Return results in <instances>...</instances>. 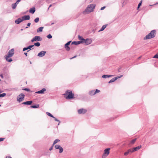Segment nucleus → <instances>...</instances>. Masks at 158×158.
<instances>
[{"instance_id":"1","label":"nucleus","mask_w":158,"mask_h":158,"mask_svg":"<svg viewBox=\"0 0 158 158\" xmlns=\"http://www.w3.org/2000/svg\"><path fill=\"white\" fill-rule=\"evenodd\" d=\"M95 6V5L94 4L88 5L85 9L83 12V14L84 15H86L93 11Z\"/></svg>"},{"instance_id":"2","label":"nucleus","mask_w":158,"mask_h":158,"mask_svg":"<svg viewBox=\"0 0 158 158\" xmlns=\"http://www.w3.org/2000/svg\"><path fill=\"white\" fill-rule=\"evenodd\" d=\"M63 95L66 99H73L74 96V94L72 93V91L70 90H67Z\"/></svg>"},{"instance_id":"3","label":"nucleus","mask_w":158,"mask_h":158,"mask_svg":"<svg viewBox=\"0 0 158 158\" xmlns=\"http://www.w3.org/2000/svg\"><path fill=\"white\" fill-rule=\"evenodd\" d=\"M156 31L155 30L152 31L150 33L144 38L143 39L145 40L153 38L156 35Z\"/></svg>"},{"instance_id":"4","label":"nucleus","mask_w":158,"mask_h":158,"mask_svg":"<svg viewBox=\"0 0 158 158\" xmlns=\"http://www.w3.org/2000/svg\"><path fill=\"white\" fill-rule=\"evenodd\" d=\"M24 97L25 95L21 93L17 97V101L19 102H20L23 101L24 99Z\"/></svg>"},{"instance_id":"5","label":"nucleus","mask_w":158,"mask_h":158,"mask_svg":"<svg viewBox=\"0 0 158 158\" xmlns=\"http://www.w3.org/2000/svg\"><path fill=\"white\" fill-rule=\"evenodd\" d=\"M110 148H107L104 150V152L102 156V158H105L110 153Z\"/></svg>"},{"instance_id":"6","label":"nucleus","mask_w":158,"mask_h":158,"mask_svg":"<svg viewBox=\"0 0 158 158\" xmlns=\"http://www.w3.org/2000/svg\"><path fill=\"white\" fill-rule=\"evenodd\" d=\"M42 40V38L39 36H35L33 37L31 40V42H33L34 41H41Z\"/></svg>"},{"instance_id":"7","label":"nucleus","mask_w":158,"mask_h":158,"mask_svg":"<svg viewBox=\"0 0 158 158\" xmlns=\"http://www.w3.org/2000/svg\"><path fill=\"white\" fill-rule=\"evenodd\" d=\"M100 92V90H98V89H96L95 90H93L90 91L89 93V95L92 96L96 94L97 93H98Z\"/></svg>"},{"instance_id":"8","label":"nucleus","mask_w":158,"mask_h":158,"mask_svg":"<svg viewBox=\"0 0 158 158\" xmlns=\"http://www.w3.org/2000/svg\"><path fill=\"white\" fill-rule=\"evenodd\" d=\"M14 53V49L13 48L10 50L8 52L7 55L8 57H11L13 56Z\"/></svg>"},{"instance_id":"9","label":"nucleus","mask_w":158,"mask_h":158,"mask_svg":"<svg viewBox=\"0 0 158 158\" xmlns=\"http://www.w3.org/2000/svg\"><path fill=\"white\" fill-rule=\"evenodd\" d=\"M87 110L83 109L81 108L78 110V113L79 114H84L87 112Z\"/></svg>"},{"instance_id":"10","label":"nucleus","mask_w":158,"mask_h":158,"mask_svg":"<svg viewBox=\"0 0 158 158\" xmlns=\"http://www.w3.org/2000/svg\"><path fill=\"white\" fill-rule=\"evenodd\" d=\"M83 43H85L86 45H88L92 43V40L91 39L87 38L86 40H85Z\"/></svg>"},{"instance_id":"11","label":"nucleus","mask_w":158,"mask_h":158,"mask_svg":"<svg viewBox=\"0 0 158 158\" xmlns=\"http://www.w3.org/2000/svg\"><path fill=\"white\" fill-rule=\"evenodd\" d=\"M71 41H69L67 43L64 45V47L67 51H69L70 50V48L68 46L70 44Z\"/></svg>"},{"instance_id":"12","label":"nucleus","mask_w":158,"mask_h":158,"mask_svg":"<svg viewBox=\"0 0 158 158\" xmlns=\"http://www.w3.org/2000/svg\"><path fill=\"white\" fill-rule=\"evenodd\" d=\"M46 52V51H42L38 53L37 56L40 57H42L45 55Z\"/></svg>"},{"instance_id":"13","label":"nucleus","mask_w":158,"mask_h":158,"mask_svg":"<svg viewBox=\"0 0 158 158\" xmlns=\"http://www.w3.org/2000/svg\"><path fill=\"white\" fill-rule=\"evenodd\" d=\"M46 91V89L45 88H43L41 90L35 92V93L38 94H43L44 93V92Z\"/></svg>"},{"instance_id":"14","label":"nucleus","mask_w":158,"mask_h":158,"mask_svg":"<svg viewBox=\"0 0 158 158\" xmlns=\"http://www.w3.org/2000/svg\"><path fill=\"white\" fill-rule=\"evenodd\" d=\"M22 18L23 21L28 20L30 19V16L29 15H24L22 16Z\"/></svg>"},{"instance_id":"15","label":"nucleus","mask_w":158,"mask_h":158,"mask_svg":"<svg viewBox=\"0 0 158 158\" xmlns=\"http://www.w3.org/2000/svg\"><path fill=\"white\" fill-rule=\"evenodd\" d=\"M23 21L22 18H19L15 21V23L17 24H19Z\"/></svg>"},{"instance_id":"16","label":"nucleus","mask_w":158,"mask_h":158,"mask_svg":"<svg viewBox=\"0 0 158 158\" xmlns=\"http://www.w3.org/2000/svg\"><path fill=\"white\" fill-rule=\"evenodd\" d=\"M83 42L82 41H74L72 43V44H74L75 45H77L80 44H83Z\"/></svg>"},{"instance_id":"17","label":"nucleus","mask_w":158,"mask_h":158,"mask_svg":"<svg viewBox=\"0 0 158 158\" xmlns=\"http://www.w3.org/2000/svg\"><path fill=\"white\" fill-rule=\"evenodd\" d=\"M32 101H27L22 103V104L23 105H30L32 103Z\"/></svg>"},{"instance_id":"18","label":"nucleus","mask_w":158,"mask_h":158,"mask_svg":"<svg viewBox=\"0 0 158 158\" xmlns=\"http://www.w3.org/2000/svg\"><path fill=\"white\" fill-rule=\"evenodd\" d=\"M5 58L6 59V60L7 61L9 62H11L13 60L11 58H10V57H8L7 55H6L5 56Z\"/></svg>"},{"instance_id":"19","label":"nucleus","mask_w":158,"mask_h":158,"mask_svg":"<svg viewBox=\"0 0 158 158\" xmlns=\"http://www.w3.org/2000/svg\"><path fill=\"white\" fill-rule=\"evenodd\" d=\"M35 7H34L31 8L30 9V10H29V12L32 14H33L35 12Z\"/></svg>"},{"instance_id":"20","label":"nucleus","mask_w":158,"mask_h":158,"mask_svg":"<svg viewBox=\"0 0 158 158\" xmlns=\"http://www.w3.org/2000/svg\"><path fill=\"white\" fill-rule=\"evenodd\" d=\"M141 147V145L137 147L133 148L134 151V152L137 151Z\"/></svg>"},{"instance_id":"21","label":"nucleus","mask_w":158,"mask_h":158,"mask_svg":"<svg viewBox=\"0 0 158 158\" xmlns=\"http://www.w3.org/2000/svg\"><path fill=\"white\" fill-rule=\"evenodd\" d=\"M107 26V25L106 24L103 25L101 29L98 31V32H100L103 31L104 30V29Z\"/></svg>"},{"instance_id":"22","label":"nucleus","mask_w":158,"mask_h":158,"mask_svg":"<svg viewBox=\"0 0 158 158\" xmlns=\"http://www.w3.org/2000/svg\"><path fill=\"white\" fill-rule=\"evenodd\" d=\"M112 75H104L102 76V77L104 78H109L112 76Z\"/></svg>"},{"instance_id":"23","label":"nucleus","mask_w":158,"mask_h":158,"mask_svg":"<svg viewBox=\"0 0 158 158\" xmlns=\"http://www.w3.org/2000/svg\"><path fill=\"white\" fill-rule=\"evenodd\" d=\"M44 27H39L37 30V32H40L42 31Z\"/></svg>"},{"instance_id":"24","label":"nucleus","mask_w":158,"mask_h":158,"mask_svg":"<svg viewBox=\"0 0 158 158\" xmlns=\"http://www.w3.org/2000/svg\"><path fill=\"white\" fill-rule=\"evenodd\" d=\"M117 80V78H115V77L114 78H112L110 81H109L108 83H111Z\"/></svg>"},{"instance_id":"25","label":"nucleus","mask_w":158,"mask_h":158,"mask_svg":"<svg viewBox=\"0 0 158 158\" xmlns=\"http://www.w3.org/2000/svg\"><path fill=\"white\" fill-rule=\"evenodd\" d=\"M30 107L33 108H38L39 107V104H36L34 105L31 106Z\"/></svg>"},{"instance_id":"26","label":"nucleus","mask_w":158,"mask_h":158,"mask_svg":"<svg viewBox=\"0 0 158 158\" xmlns=\"http://www.w3.org/2000/svg\"><path fill=\"white\" fill-rule=\"evenodd\" d=\"M78 38L79 40H80V41H84L85 40L82 36H81L80 35H78Z\"/></svg>"},{"instance_id":"27","label":"nucleus","mask_w":158,"mask_h":158,"mask_svg":"<svg viewBox=\"0 0 158 158\" xmlns=\"http://www.w3.org/2000/svg\"><path fill=\"white\" fill-rule=\"evenodd\" d=\"M60 141V140L58 139H56L55 140L53 143V145H54L56 143Z\"/></svg>"},{"instance_id":"28","label":"nucleus","mask_w":158,"mask_h":158,"mask_svg":"<svg viewBox=\"0 0 158 158\" xmlns=\"http://www.w3.org/2000/svg\"><path fill=\"white\" fill-rule=\"evenodd\" d=\"M137 140V138H135L132 140L130 142V143L131 144H133Z\"/></svg>"},{"instance_id":"29","label":"nucleus","mask_w":158,"mask_h":158,"mask_svg":"<svg viewBox=\"0 0 158 158\" xmlns=\"http://www.w3.org/2000/svg\"><path fill=\"white\" fill-rule=\"evenodd\" d=\"M34 45L35 46H36L38 47L40 46V44L39 42H37L34 43Z\"/></svg>"},{"instance_id":"30","label":"nucleus","mask_w":158,"mask_h":158,"mask_svg":"<svg viewBox=\"0 0 158 158\" xmlns=\"http://www.w3.org/2000/svg\"><path fill=\"white\" fill-rule=\"evenodd\" d=\"M46 114L48 115L49 116H50L52 118L53 117H54V116L52 114H51L49 112H47L46 113Z\"/></svg>"},{"instance_id":"31","label":"nucleus","mask_w":158,"mask_h":158,"mask_svg":"<svg viewBox=\"0 0 158 158\" xmlns=\"http://www.w3.org/2000/svg\"><path fill=\"white\" fill-rule=\"evenodd\" d=\"M17 6V5L16 4H12L11 7L12 9H15Z\"/></svg>"},{"instance_id":"32","label":"nucleus","mask_w":158,"mask_h":158,"mask_svg":"<svg viewBox=\"0 0 158 158\" xmlns=\"http://www.w3.org/2000/svg\"><path fill=\"white\" fill-rule=\"evenodd\" d=\"M34 45H30L29 46H28L27 47V48L28 49H29L30 50H31V49H32L33 48L31 49V48H32L34 46Z\"/></svg>"},{"instance_id":"33","label":"nucleus","mask_w":158,"mask_h":158,"mask_svg":"<svg viewBox=\"0 0 158 158\" xmlns=\"http://www.w3.org/2000/svg\"><path fill=\"white\" fill-rule=\"evenodd\" d=\"M142 1L141 0L140 1V2H139V3L138 6V7H137L138 10H139V8L140 7V6L142 5Z\"/></svg>"},{"instance_id":"34","label":"nucleus","mask_w":158,"mask_h":158,"mask_svg":"<svg viewBox=\"0 0 158 158\" xmlns=\"http://www.w3.org/2000/svg\"><path fill=\"white\" fill-rule=\"evenodd\" d=\"M60 146L59 145H56L55 146V148L56 149H59L60 147Z\"/></svg>"},{"instance_id":"35","label":"nucleus","mask_w":158,"mask_h":158,"mask_svg":"<svg viewBox=\"0 0 158 158\" xmlns=\"http://www.w3.org/2000/svg\"><path fill=\"white\" fill-rule=\"evenodd\" d=\"M39 21V18L38 17L36 18L34 20V22L36 23H38Z\"/></svg>"},{"instance_id":"36","label":"nucleus","mask_w":158,"mask_h":158,"mask_svg":"<svg viewBox=\"0 0 158 158\" xmlns=\"http://www.w3.org/2000/svg\"><path fill=\"white\" fill-rule=\"evenodd\" d=\"M129 153H132L134 152L133 148L130 149L128 150Z\"/></svg>"},{"instance_id":"37","label":"nucleus","mask_w":158,"mask_h":158,"mask_svg":"<svg viewBox=\"0 0 158 158\" xmlns=\"http://www.w3.org/2000/svg\"><path fill=\"white\" fill-rule=\"evenodd\" d=\"M53 118H54V119L55 121H57V122H59V123L58 124V125H59L60 124V122L59 120L57 119L56 118L54 117H54H53Z\"/></svg>"},{"instance_id":"38","label":"nucleus","mask_w":158,"mask_h":158,"mask_svg":"<svg viewBox=\"0 0 158 158\" xmlns=\"http://www.w3.org/2000/svg\"><path fill=\"white\" fill-rule=\"evenodd\" d=\"M59 149L60 150V151H59L60 153H61L63 151V148L61 147H60V148Z\"/></svg>"},{"instance_id":"39","label":"nucleus","mask_w":158,"mask_h":158,"mask_svg":"<svg viewBox=\"0 0 158 158\" xmlns=\"http://www.w3.org/2000/svg\"><path fill=\"white\" fill-rule=\"evenodd\" d=\"M6 95V94L5 93H3L1 94H0V98L3 97Z\"/></svg>"},{"instance_id":"40","label":"nucleus","mask_w":158,"mask_h":158,"mask_svg":"<svg viewBox=\"0 0 158 158\" xmlns=\"http://www.w3.org/2000/svg\"><path fill=\"white\" fill-rule=\"evenodd\" d=\"M47 37L48 38L50 39L52 38V36L50 34H49L47 36Z\"/></svg>"},{"instance_id":"41","label":"nucleus","mask_w":158,"mask_h":158,"mask_svg":"<svg viewBox=\"0 0 158 158\" xmlns=\"http://www.w3.org/2000/svg\"><path fill=\"white\" fill-rule=\"evenodd\" d=\"M153 58L158 59V53L156 54L153 57Z\"/></svg>"},{"instance_id":"42","label":"nucleus","mask_w":158,"mask_h":158,"mask_svg":"<svg viewBox=\"0 0 158 158\" xmlns=\"http://www.w3.org/2000/svg\"><path fill=\"white\" fill-rule=\"evenodd\" d=\"M23 90H24L25 91H27V92L30 91V89H28V88H25V89H23Z\"/></svg>"},{"instance_id":"43","label":"nucleus","mask_w":158,"mask_h":158,"mask_svg":"<svg viewBox=\"0 0 158 158\" xmlns=\"http://www.w3.org/2000/svg\"><path fill=\"white\" fill-rule=\"evenodd\" d=\"M129 153L128 151H127V152H125L124 153V155L125 156H127L129 154Z\"/></svg>"},{"instance_id":"44","label":"nucleus","mask_w":158,"mask_h":158,"mask_svg":"<svg viewBox=\"0 0 158 158\" xmlns=\"http://www.w3.org/2000/svg\"><path fill=\"white\" fill-rule=\"evenodd\" d=\"M28 50V49L27 48V47H25L23 49V51H24L26 50Z\"/></svg>"},{"instance_id":"45","label":"nucleus","mask_w":158,"mask_h":158,"mask_svg":"<svg viewBox=\"0 0 158 158\" xmlns=\"http://www.w3.org/2000/svg\"><path fill=\"white\" fill-rule=\"evenodd\" d=\"M123 76V75H121L119 76H117V77H115V78H117V79L118 78H121V77H122Z\"/></svg>"},{"instance_id":"46","label":"nucleus","mask_w":158,"mask_h":158,"mask_svg":"<svg viewBox=\"0 0 158 158\" xmlns=\"http://www.w3.org/2000/svg\"><path fill=\"white\" fill-rule=\"evenodd\" d=\"M54 146V145H52V147L50 148L49 149V150L50 151H51L52 150V149H53V146Z\"/></svg>"},{"instance_id":"47","label":"nucleus","mask_w":158,"mask_h":158,"mask_svg":"<svg viewBox=\"0 0 158 158\" xmlns=\"http://www.w3.org/2000/svg\"><path fill=\"white\" fill-rule=\"evenodd\" d=\"M4 138H0V142L4 140Z\"/></svg>"},{"instance_id":"48","label":"nucleus","mask_w":158,"mask_h":158,"mask_svg":"<svg viewBox=\"0 0 158 158\" xmlns=\"http://www.w3.org/2000/svg\"><path fill=\"white\" fill-rule=\"evenodd\" d=\"M105 8H106V7L105 6H103L101 8L100 10H104Z\"/></svg>"},{"instance_id":"49","label":"nucleus","mask_w":158,"mask_h":158,"mask_svg":"<svg viewBox=\"0 0 158 158\" xmlns=\"http://www.w3.org/2000/svg\"><path fill=\"white\" fill-rule=\"evenodd\" d=\"M76 57H77V56H73V57H72V58H70V59H71V60L72 59H73L74 58H76Z\"/></svg>"},{"instance_id":"50","label":"nucleus","mask_w":158,"mask_h":158,"mask_svg":"<svg viewBox=\"0 0 158 158\" xmlns=\"http://www.w3.org/2000/svg\"><path fill=\"white\" fill-rule=\"evenodd\" d=\"M31 25V23H28L27 24V26L28 27L30 26Z\"/></svg>"},{"instance_id":"51","label":"nucleus","mask_w":158,"mask_h":158,"mask_svg":"<svg viewBox=\"0 0 158 158\" xmlns=\"http://www.w3.org/2000/svg\"><path fill=\"white\" fill-rule=\"evenodd\" d=\"M0 76L2 78H4L3 75L2 74H1L0 75Z\"/></svg>"},{"instance_id":"52","label":"nucleus","mask_w":158,"mask_h":158,"mask_svg":"<svg viewBox=\"0 0 158 158\" xmlns=\"http://www.w3.org/2000/svg\"><path fill=\"white\" fill-rule=\"evenodd\" d=\"M19 2H17V1L15 3V4H16V5L17 6V5L19 3Z\"/></svg>"},{"instance_id":"53","label":"nucleus","mask_w":158,"mask_h":158,"mask_svg":"<svg viewBox=\"0 0 158 158\" xmlns=\"http://www.w3.org/2000/svg\"><path fill=\"white\" fill-rule=\"evenodd\" d=\"M24 54L26 56H27V52H24Z\"/></svg>"},{"instance_id":"54","label":"nucleus","mask_w":158,"mask_h":158,"mask_svg":"<svg viewBox=\"0 0 158 158\" xmlns=\"http://www.w3.org/2000/svg\"><path fill=\"white\" fill-rule=\"evenodd\" d=\"M6 158H12V157L11 156H6Z\"/></svg>"},{"instance_id":"55","label":"nucleus","mask_w":158,"mask_h":158,"mask_svg":"<svg viewBox=\"0 0 158 158\" xmlns=\"http://www.w3.org/2000/svg\"><path fill=\"white\" fill-rule=\"evenodd\" d=\"M21 0H17V2H20Z\"/></svg>"},{"instance_id":"56","label":"nucleus","mask_w":158,"mask_h":158,"mask_svg":"<svg viewBox=\"0 0 158 158\" xmlns=\"http://www.w3.org/2000/svg\"><path fill=\"white\" fill-rule=\"evenodd\" d=\"M52 6V5H50L49 6V7L48 8H50V7H51Z\"/></svg>"},{"instance_id":"57","label":"nucleus","mask_w":158,"mask_h":158,"mask_svg":"<svg viewBox=\"0 0 158 158\" xmlns=\"http://www.w3.org/2000/svg\"><path fill=\"white\" fill-rule=\"evenodd\" d=\"M28 28V27H25V28L26 29H27Z\"/></svg>"},{"instance_id":"58","label":"nucleus","mask_w":158,"mask_h":158,"mask_svg":"<svg viewBox=\"0 0 158 158\" xmlns=\"http://www.w3.org/2000/svg\"><path fill=\"white\" fill-rule=\"evenodd\" d=\"M30 50H27V52H28L29 51H30Z\"/></svg>"},{"instance_id":"59","label":"nucleus","mask_w":158,"mask_h":158,"mask_svg":"<svg viewBox=\"0 0 158 158\" xmlns=\"http://www.w3.org/2000/svg\"><path fill=\"white\" fill-rule=\"evenodd\" d=\"M54 24V23H51V25H52V24Z\"/></svg>"},{"instance_id":"60","label":"nucleus","mask_w":158,"mask_h":158,"mask_svg":"<svg viewBox=\"0 0 158 158\" xmlns=\"http://www.w3.org/2000/svg\"><path fill=\"white\" fill-rule=\"evenodd\" d=\"M2 93V91L0 90V94H1Z\"/></svg>"},{"instance_id":"61","label":"nucleus","mask_w":158,"mask_h":158,"mask_svg":"<svg viewBox=\"0 0 158 158\" xmlns=\"http://www.w3.org/2000/svg\"><path fill=\"white\" fill-rule=\"evenodd\" d=\"M156 4H158V2L156 3Z\"/></svg>"},{"instance_id":"62","label":"nucleus","mask_w":158,"mask_h":158,"mask_svg":"<svg viewBox=\"0 0 158 158\" xmlns=\"http://www.w3.org/2000/svg\"><path fill=\"white\" fill-rule=\"evenodd\" d=\"M21 31H22V30H23V29H21Z\"/></svg>"},{"instance_id":"63","label":"nucleus","mask_w":158,"mask_h":158,"mask_svg":"<svg viewBox=\"0 0 158 158\" xmlns=\"http://www.w3.org/2000/svg\"><path fill=\"white\" fill-rule=\"evenodd\" d=\"M1 106V105H0V107Z\"/></svg>"},{"instance_id":"64","label":"nucleus","mask_w":158,"mask_h":158,"mask_svg":"<svg viewBox=\"0 0 158 158\" xmlns=\"http://www.w3.org/2000/svg\"><path fill=\"white\" fill-rule=\"evenodd\" d=\"M1 81V80L0 79V81Z\"/></svg>"}]
</instances>
